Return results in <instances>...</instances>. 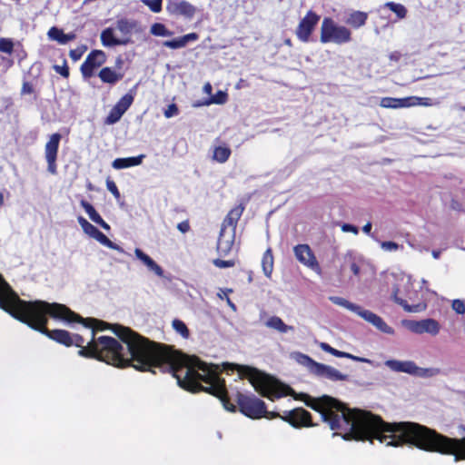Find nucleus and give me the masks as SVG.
Instances as JSON below:
<instances>
[{
    "label": "nucleus",
    "mask_w": 465,
    "mask_h": 465,
    "mask_svg": "<svg viewBox=\"0 0 465 465\" xmlns=\"http://www.w3.org/2000/svg\"><path fill=\"white\" fill-rule=\"evenodd\" d=\"M300 399L307 407L319 412L331 430H346L345 440H378L387 446H413L429 452L454 456L456 461L465 460V437L450 438L412 421L386 422L381 416L367 411L350 409L329 395L313 398L302 393Z\"/></svg>",
    "instance_id": "1"
},
{
    "label": "nucleus",
    "mask_w": 465,
    "mask_h": 465,
    "mask_svg": "<svg viewBox=\"0 0 465 465\" xmlns=\"http://www.w3.org/2000/svg\"><path fill=\"white\" fill-rule=\"evenodd\" d=\"M91 319L94 320L89 327L92 331L112 330L126 346V349L123 347L121 354L130 361L128 367L153 373H155L153 369L156 368L162 372H170L181 388L191 392H207L218 398L227 411H236V406L230 401L225 381L220 376L218 365L206 363L197 357L189 361L172 346L151 341L130 327Z\"/></svg>",
    "instance_id": "2"
},
{
    "label": "nucleus",
    "mask_w": 465,
    "mask_h": 465,
    "mask_svg": "<svg viewBox=\"0 0 465 465\" xmlns=\"http://www.w3.org/2000/svg\"><path fill=\"white\" fill-rule=\"evenodd\" d=\"M0 308L31 329L66 347L73 345L72 334L65 330H49L47 328L48 316L68 323H81L84 327H90L92 322H94L90 318H83L62 303L48 302L42 300H22L10 284L0 294Z\"/></svg>",
    "instance_id": "3"
},
{
    "label": "nucleus",
    "mask_w": 465,
    "mask_h": 465,
    "mask_svg": "<svg viewBox=\"0 0 465 465\" xmlns=\"http://www.w3.org/2000/svg\"><path fill=\"white\" fill-rule=\"evenodd\" d=\"M73 345L80 348L78 354L84 358H93L117 368H127L130 361L123 358V345L114 337L95 338V330L92 331V339L86 345L80 334H72Z\"/></svg>",
    "instance_id": "4"
},
{
    "label": "nucleus",
    "mask_w": 465,
    "mask_h": 465,
    "mask_svg": "<svg viewBox=\"0 0 465 465\" xmlns=\"http://www.w3.org/2000/svg\"><path fill=\"white\" fill-rule=\"evenodd\" d=\"M232 370H237L241 378H246L255 391L262 397L271 401L287 395L288 386L282 384L272 376L263 373L256 368L233 364Z\"/></svg>",
    "instance_id": "5"
},
{
    "label": "nucleus",
    "mask_w": 465,
    "mask_h": 465,
    "mask_svg": "<svg viewBox=\"0 0 465 465\" xmlns=\"http://www.w3.org/2000/svg\"><path fill=\"white\" fill-rule=\"evenodd\" d=\"M247 202L248 200H240L239 203L232 207L224 217L217 244V249L220 252L226 253L233 245L236 227L245 210Z\"/></svg>",
    "instance_id": "6"
},
{
    "label": "nucleus",
    "mask_w": 465,
    "mask_h": 465,
    "mask_svg": "<svg viewBox=\"0 0 465 465\" xmlns=\"http://www.w3.org/2000/svg\"><path fill=\"white\" fill-rule=\"evenodd\" d=\"M236 402L239 411L250 419L266 418L272 420L279 417V413L267 411L265 402L253 394H244L238 391Z\"/></svg>",
    "instance_id": "7"
},
{
    "label": "nucleus",
    "mask_w": 465,
    "mask_h": 465,
    "mask_svg": "<svg viewBox=\"0 0 465 465\" xmlns=\"http://www.w3.org/2000/svg\"><path fill=\"white\" fill-rule=\"evenodd\" d=\"M352 39L351 30L338 25L331 17H324L321 25L320 41L322 44L333 43L339 45Z\"/></svg>",
    "instance_id": "8"
},
{
    "label": "nucleus",
    "mask_w": 465,
    "mask_h": 465,
    "mask_svg": "<svg viewBox=\"0 0 465 465\" xmlns=\"http://www.w3.org/2000/svg\"><path fill=\"white\" fill-rule=\"evenodd\" d=\"M321 16L314 11L310 10L306 13L303 18L298 24L295 30L297 38L302 43L311 41V35L314 32Z\"/></svg>",
    "instance_id": "9"
},
{
    "label": "nucleus",
    "mask_w": 465,
    "mask_h": 465,
    "mask_svg": "<svg viewBox=\"0 0 465 465\" xmlns=\"http://www.w3.org/2000/svg\"><path fill=\"white\" fill-rule=\"evenodd\" d=\"M61 139L62 135L59 133L52 134L45 145V157L47 163V171L51 174L57 173L56 161Z\"/></svg>",
    "instance_id": "10"
},
{
    "label": "nucleus",
    "mask_w": 465,
    "mask_h": 465,
    "mask_svg": "<svg viewBox=\"0 0 465 465\" xmlns=\"http://www.w3.org/2000/svg\"><path fill=\"white\" fill-rule=\"evenodd\" d=\"M106 62L105 53L102 50L91 51L84 62L81 64L80 71L84 79H90L94 72Z\"/></svg>",
    "instance_id": "11"
},
{
    "label": "nucleus",
    "mask_w": 465,
    "mask_h": 465,
    "mask_svg": "<svg viewBox=\"0 0 465 465\" xmlns=\"http://www.w3.org/2000/svg\"><path fill=\"white\" fill-rule=\"evenodd\" d=\"M279 417L288 422L293 428L312 427V414L305 409L300 407L292 411H284V414Z\"/></svg>",
    "instance_id": "12"
},
{
    "label": "nucleus",
    "mask_w": 465,
    "mask_h": 465,
    "mask_svg": "<svg viewBox=\"0 0 465 465\" xmlns=\"http://www.w3.org/2000/svg\"><path fill=\"white\" fill-rule=\"evenodd\" d=\"M293 252L302 264L319 274L322 272L320 263L309 244H297L293 247Z\"/></svg>",
    "instance_id": "13"
},
{
    "label": "nucleus",
    "mask_w": 465,
    "mask_h": 465,
    "mask_svg": "<svg viewBox=\"0 0 465 465\" xmlns=\"http://www.w3.org/2000/svg\"><path fill=\"white\" fill-rule=\"evenodd\" d=\"M166 11L172 15H181L191 20L194 17L197 8L185 0H169L166 5Z\"/></svg>",
    "instance_id": "14"
},
{
    "label": "nucleus",
    "mask_w": 465,
    "mask_h": 465,
    "mask_svg": "<svg viewBox=\"0 0 465 465\" xmlns=\"http://www.w3.org/2000/svg\"><path fill=\"white\" fill-rule=\"evenodd\" d=\"M407 328L417 334L429 333L432 336L440 332V325L438 321L428 318L420 321H409L406 323Z\"/></svg>",
    "instance_id": "15"
},
{
    "label": "nucleus",
    "mask_w": 465,
    "mask_h": 465,
    "mask_svg": "<svg viewBox=\"0 0 465 465\" xmlns=\"http://www.w3.org/2000/svg\"><path fill=\"white\" fill-rule=\"evenodd\" d=\"M15 52V43L12 38H0V67L4 73H6L13 65L15 61L13 54Z\"/></svg>",
    "instance_id": "16"
},
{
    "label": "nucleus",
    "mask_w": 465,
    "mask_h": 465,
    "mask_svg": "<svg viewBox=\"0 0 465 465\" xmlns=\"http://www.w3.org/2000/svg\"><path fill=\"white\" fill-rule=\"evenodd\" d=\"M385 365L389 367L391 371L397 372H405L409 374L420 375L421 372L427 371V370H422L419 368L413 361H397V360H388L385 362Z\"/></svg>",
    "instance_id": "17"
},
{
    "label": "nucleus",
    "mask_w": 465,
    "mask_h": 465,
    "mask_svg": "<svg viewBox=\"0 0 465 465\" xmlns=\"http://www.w3.org/2000/svg\"><path fill=\"white\" fill-rule=\"evenodd\" d=\"M359 316L363 318L368 322L371 323L373 326H375L379 331L384 332V333H392L393 330L391 327H390L381 317L375 314L374 312L364 310L360 306V310H357L356 312Z\"/></svg>",
    "instance_id": "18"
},
{
    "label": "nucleus",
    "mask_w": 465,
    "mask_h": 465,
    "mask_svg": "<svg viewBox=\"0 0 465 465\" xmlns=\"http://www.w3.org/2000/svg\"><path fill=\"white\" fill-rule=\"evenodd\" d=\"M359 316L363 318L368 322L371 323L373 326H375L379 331L384 332V333H392L393 330L391 327H390L381 317L375 314L374 312L364 310L360 306V310H357L356 312Z\"/></svg>",
    "instance_id": "19"
},
{
    "label": "nucleus",
    "mask_w": 465,
    "mask_h": 465,
    "mask_svg": "<svg viewBox=\"0 0 465 465\" xmlns=\"http://www.w3.org/2000/svg\"><path fill=\"white\" fill-rule=\"evenodd\" d=\"M359 316L363 318L368 322L371 323L373 326H375L379 331L384 332V333H392L393 330L391 327H390L381 317L375 314L374 312L364 310L360 306V310H357L356 312Z\"/></svg>",
    "instance_id": "20"
},
{
    "label": "nucleus",
    "mask_w": 465,
    "mask_h": 465,
    "mask_svg": "<svg viewBox=\"0 0 465 465\" xmlns=\"http://www.w3.org/2000/svg\"><path fill=\"white\" fill-rule=\"evenodd\" d=\"M359 316L363 318L368 322L371 323L373 326H375L379 331L384 332V333H392L393 330L391 327H390L381 317L375 314L374 312L364 310L360 306V310H357L356 312Z\"/></svg>",
    "instance_id": "21"
},
{
    "label": "nucleus",
    "mask_w": 465,
    "mask_h": 465,
    "mask_svg": "<svg viewBox=\"0 0 465 465\" xmlns=\"http://www.w3.org/2000/svg\"><path fill=\"white\" fill-rule=\"evenodd\" d=\"M307 358L312 362V366H314V372L318 376L325 377L331 381H344L346 379V375L341 373L338 370L323 363L316 362L309 357Z\"/></svg>",
    "instance_id": "22"
},
{
    "label": "nucleus",
    "mask_w": 465,
    "mask_h": 465,
    "mask_svg": "<svg viewBox=\"0 0 465 465\" xmlns=\"http://www.w3.org/2000/svg\"><path fill=\"white\" fill-rule=\"evenodd\" d=\"M199 39L197 33H190L173 40H167L163 43V45L171 49H179L185 47L189 42H195Z\"/></svg>",
    "instance_id": "23"
},
{
    "label": "nucleus",
    "mask_w": 465,
    "mask_h": 465,
    "mask_svg": "<svg viewBox=\"0 0 465 465\" xmlns=\"http://www.w3.org/2000/svg\"><path fill=\"white\" fill-rule=\"evenodd\" d=\"M80 204L94 223H95L96 224H98L106 231H109L111 229L110 225L101 217V215L97 213V211L90 203H88L85 200H82Z\"/></svg>",
    "instance_id": "24"
},
{
    "label": "nucleus",
    "mask_w": 465,
    "mask_h": 465,
    "mask_svg": "<svg viewBox=\"0 0 465 465\" xmlns=\"http://www.w3.org/2000/svg\"><path fill=\"white\" fill-rule=\"evenodd\" d=\"M101 42L104 46H116V45H127L130 40L129 39H119L114 36V29L111 27L105 28L101 33Z\"/></svg>",
    "instance_id": "25"
},
{
    "label": "nucleus",
    "mask_w": 465,
    "mask_h": 465,
    "mask_svg": "<svg viewBox=\"0 0 465 465\" xmlns=\"http://www.w3.org/2000/svg\"><path fill=\"white\" fill-rule=\"evenodd\" d=\"M98 76L103 83L114 85L123 79L124 74L122 73H117L111 67L106 66L100 70Z\"/></svg>",
    "instance_id": "26"
},
{
    "label": "nucleus",
    "mask_w": 465,
    "mask_h": 465,
    "mask_svg": "<svg viewBox=\"0 0 465 465\" xmlns=\"http://www.w3.org/2000/svg\"><path fill=\"white\" fill-rule=\"evenodd\" d=\"M47 35L50 39L58 42L60 45H65L76 38V35L74 33L64 34L62 29L56 26H52L48 30Z\"/></svg>",
    "instance_id": "27"
},
{
    "label": "nucleus",
    "mask_w": 465,
    "mask_h": 465,
    "mask_svg": "<svg viewBox=\"0 0 465 465\" xmlns=\"http://www.w3.org/2000/svg\"><path fill=\"white\" fill-rule=\"evenodd\" d=\"M369 15L363 11H352L349 14L345 23L354 29H358L367 23Z\"/></svg>",
    "instance_id": "28"
},
{
    "label": "nucleus",
    "mask_w": 465,
    "mask_h": 465,
    "mask_svg": "<svg viewBox=\"0 0 465 465\" xmlns=\"http://www.w3.org/2000/svg\"><path fill=\"white\" fill-rule=\"evenodd\" d=\"M321 349L325 352H328L335 357L347 358L359 362H369V360L358 356H354L349 352L339 351L326 342H322L320 345Z\"/></svg>",
    "instance_id": "29"
},
{
    "label": "nucleus",
    "mask_w": 465,
    "mask_h": 465,
    "mask_svg": "<svg viewBox=\"0 0 465 465\" xmlns=\"http://www.w3.org/2000/svg\"><path fill=\"white\" fill-rule=\"evenodd\" d=\"M116 28L124 35H130L133 32L141 31L138 21L126 18L118 19Z\"/></svg>",
    "instance_id": "30"
},
{
    "label": "nucleus",
    "mask_w": 465,
    "mask_h": 465,
    "mask_svg": "<svg viewBox=\"0 0 465 465\" xmlns=\"http://www.w3.org/2000/svg\"><path fill=\"white\" fill-rule=\"evenodd\" d=\"M135 256L142 261L151 271L154 272L158 276H163V270L157 264L149 255L143 252L141 249L136 248L134 251Z\"/></svg>",
    "instance_id": "31"
},
{
    "label": "nucleus",
    "mask_w": 465,
    "mask_h": 465,
    "mask_svg": "<svg viewBox=\"0 0 465 465\" xmlns=\"http://www.w3.org/2000/svg\"><path fill=\"white\" fill-rule=\"evenodd\" d=\"M143 158L144 154H140L135 157L116 158L112 163V166L114 169H124L132 166H137L142 163Z\"/></svg>",
    "instance_id": "32"
},
{
    "label": "nucleus",
    "mask_w": 465,
    "mask_h": 465,
    "mask_svg": "<svg viewBox=\"0 0 465 465\" xmlns=\"http://www.w3.org/2000/svg\"><path fill=\"white\" fill-rule=\"evenodd\" d=\"M136 86L134 85L129 90L127 94L122 96L119 101L115 104V107L122 113L124 114L128 108L133 104L134 96L136 94Z\"/></svg>",
    "instance_id": "33"
},
{
    "label": "nucleus",
    "mask_w": 465,
    "mask_h": 465,
    "mask_svg": "<svg viewBox=\"0 0 465 465\" xmlns=\"http://www.w3.org/2000/svg\"><path fill=\"white\" fill-rule=\"evenodd\" d=\"M273 262H274V258H273V254H272V248H268L263 252L262 258V271H263V273L267 277H271V275H272V272L273 271Z\"/></svg>",
    "instance_id": "34"
},
{
    "label": "nucleus",
    "mask_w": 465,
    "mask_h": 465,
    "mask_svg": "<svg viewBox=\"0 0 465 465\" xmlns=\"http://www.w3.org/2000/svg\"><path fill=\"white\" fill-rule=\"evenodd\" d=\"M265 325L268 328L274 329L278 331L281 333H286L290 330H292V326H289L283 322V321L278 317V316H272L270 317L266 322Z\"/></svg>",
    "instance_id": "35"
},
{
    "label": "nucleus",
    "mask_w": 465,
    "mask_h": 465,
    "mask_svg": "<svg viewBox=\"0 0 465 465\" xmlns=\"http://www.w3.org/2000/svg\"><path fill=\"white\" fill-rule=\"evenodd\" d=\"M232 154V150L227 145L215 146L213 148V159L220 163H223L228 161Z\"/></svg>",
    "instance_id": "36"
},
{
    "label": "nucleus",
    "mask_w": 465,
    "mask_h": 465,
    "mask_svg": "<svg viewBox=\"0 0 465 465\" xmlns=\"http://www.w3.org/2000/svg\"><path fill=\"white\" fill-rule=\"evenodd\" d=\"M384 7L393 12L399 19H403L407 15V8L400 3L387 2Z\"/></svg>",
    "instance_id": "37"
},
{
    "label": "nucleus",
    "mask_w": 465,
    "mask_h": 465,
    "mask_svg": "<svg viewBox=\"0 0 465 465\" xmlns=\"http://www.w3.org/2000/svg\"><path fill=\"white\" fill-rule=\"evenodd\" d=\"M150 33L155 36H172L173 35V32L170 31L165 25L162 23L153 24Z\"/></svg>",
    "instance_id": "38"
},
{
    "label": "nucleus",
    "mask_w": 465,
    "mask_h": 465,
    "mask_svg": "<svg viewBox=\"0 0 465 465\" xmlns=\"http://www.w3.org/2000/svg\"><path fill=\"white\" fill-rule=\"evenodd\" d=\"M330 300L334 303V304H337V305H340L341 307H344L353 312H356L357 310H360V306L357 305V304H354L351 302H349L348 300L342 298V297H339V296H331L330 297Z\"/></svg>",
    "instance_id": "39"
},
{
    "label": "nucleus",
    "mask_w": 465,
    "mask_h": 465,
    "mask_svg": "<svg viewBox=\"0 0 465 465\" xmlns=\"http://www.w3.org/2000/svg\"><path fill=\"white\" fill-rule=\"evenodd\" d=\"M78 223L81 225L83 231L88 234L90 237L94 238L99 230L90 223L83 216L78 217Z\"/></svg>",
    "instance_id": "40"
},
{
    "label": "nucleus",
    "mask_w": 465,
    "mask_h": 465,
    "mask_svg": "<svg viewBox=\"0 0 465 465\" xmlns=\"http://www.w3.org/2000/svg\"><path fill=\"white\" fill-rule=\"evenodd\" d=\"M172 326L173 328L174 329V331L176 332H178L179 334H181V336L184 339H188L189 336H190V331L189 329L187 328L186 324L179 320V319H174L172 322Z\"/></svg>",
    "instance_id": "41"
},
{
    "label": "nucleus",
    "mask_w": 465,
    "mask_h": 465,
    "mask_svg": "<svg viewBox=\"0 0 465 465\" xmlns=\"http://www.w3.org/2000/svg\"><path fill=\"white\" fill-rule=\"evenodd\" d=\"M124 114H122L115 106H114L104 120L106 124H114L117 123Z\"/></svg>",
    "instance_id": "42"
},
{
    "label": "nucleus",
    "mask_w": 465,
    "mask_h": 465,
    "mask_svg": "<svg viewBox=\"0 0 465 465\" xmlns=\"http://www.w3.org/2000/svg\"><path fill=\"white\" fill-rule=\"evenodd\" d=\"M399 98L394 97H382L380 105L383 108L398 109L400 108Z\"/></svg>",
    "instance_id": "43"
},
{
    "label": "nucleus",
    "mask_w": 465,
    "mask_h": 465,
    "mask_svg": "<svg viewBox=\"0 0 465 465\" xmlns=\"http://www.w3.org/2000/svg\"><path fill=\"white\" fill-rule=\"evenodd\" d=\"M97 242H99L101 244L110 248V249H117V245L114 243L105 234H104L102 232H97V234L94 238Z\"/></svg>",
    "instance_id": "44"
},
{
    "label": "nucleus",
    "mask_w": 465,
    "mask_h": 465,
    "mask_svg": "<svg viewBox=\"0 0 465 465\" xmlns=\"http://www.w3.org/2000/svg\"><path fill=\"white\" fill-rule=\"evenodd\" d=\"M153 13H160L163 8V0H142Z\"/></svg>",
    "instance_id": "45"
},
{
    "label": "nucleus",
    "mask_w": 465,
    "mask_h": 465,
    "mask_svg": "<svg viewBox=\"0 0 465 465\" xmlns=\"http://www.w3.org/2000/svg\"><path fill=\"white\" fill-rule=\"evenodd\" d=\"M53 68L57 74H61L64 78H68L70 75L69 66L66 60H64L63 65L55 64Z\"/></svg>",
    "instance_id": "46"
},
{
    "label": "nucleus",
    "mask_w": 465,
    "mask_h": 465,
    "mask_svg": "<svg viewBox=\"0 0 465 465\" xmlns=\"http://www.w3.org/2000/svg\"><path fill=\"white\" fill-rule=\"evenodd\" d=\"M85 51H86V46L77 47L75 49L70 50L69 55L73 61L76 62L82 57V55L84 54V53Z\"/></svg>",
    "instance_id": "47"
},
{
    "label": "nucleus",
    "mask_w": 465,
    "mask_h": 465,
    "mask_svg": "<svg viewBox=\"0 0 465 465\" xmlns=\"http://www.w3.org/2000/svg\"><path fill=\"white\" fill-rule=\"evenodd\" d=\"M400 108L413 107L416 106L415 96H408L404 98H399Z\"/></svg>",
    "instance_id": "48"
},
{
    "label": "nucleus",
    "mask_w": 465,
    "mask_h": 465,
    "mask_svg": "<svg viewBox=\"0 0 465 465\" xmlns=\"http://www.w3.org/2000/svg\"><path fill=\"white\" fill-rule=\"evenodd\" d=\"M451 307L458 314L465 313V302L462 300H454Z\"/></svg>",
    "instance_id": "49"
},
{
    "label": "nucleus",
    "mask_w": 465,
    "mask_h": 465,
    "mask_svg": "<svg viewBox=\"0 0 465 465\" xmlns=\"http://www.w3.org/2000/svg\"><path fill=\"white\" fill-rule=\"evenodd\" d=\"M213 264L218 268H230L234 266L235 262L233 260L215 259L213 260Z\"/></svg>",
    "instance_id": "50"
},
{
    "label": "nucleus",
    "mask_w": 465,
    "mask_h": 465,
    "mask_svg": "<svg viewBox=\"0 0 465 465\" xmlns=\"http://www.w3.org/2000/svg\"><path fill=\"white\" fill-rule=\"evenodd\" d=\"M106 187L108 189L109 192L112 193V194L116 198V199H119L120 198V192L115 184V183L110 179H107L106 181Z\"/></svg>",
    "instance_id": "51"
},
{
    "label": "nucleus",
    "mask_w": 465,
    "mask_h": 465,
    "mask_svg": "<svg viewBox=\"0 0 465 465\" xmlns=\"http://www.w3.org/2000/svg\"><path fill=\"white\" fill-rule=\"evenodd\" d=\"M415 101H416V106L429 107V106H432L434 104L432 99L430 97L415 96Z\"/></svg>",
    "instance_id": "52"
},
{
    "label": "nucleus",
    "mask_w": 465,
    "mask_h": 465,
    "mask_svg": "<svg viewBox=\"0 0 465 465\" xmlns=\"http://www.w3.org/2000/svg\"><path fill=\"white\" fill-rule=\"evenodd\" d=\"M396 302L401 304L406 312H419V305L411 306L407 303L406 301L402 299H396Z\"/></svg>",
    "instance_id": "53"
},
{
    "label": "nucleus",
    "mask_w": 465,
    "mask_h": 465,
    "mask_svg": "<svg viewBox=\"0 0 465 465\" xmlns=\"http://www.w3.org/2000/svg\"><path fill=\"white\" fill-rule=\"evenodd\" d=\"M179 109L175 104H172L168 106V108L164 111V116L166 118L173 117L178 114Z\"/></svg>",
    "instance_id": "54"
},
{
    "label": "nucleus",
    "mask_w": 465,
    "mask_h": 465,
    "mask_svg": "<svg viewBox=\"0 0 465 465\" xmlns=\"http://www.w3.org/2000/svg\"><path fill=\"white\" fill-rule=\"evenodd\" d=\"M400 245L395 242L388 241L381 242V248L386 251H397Z\"/></svg>",
    "instance_id": "55"
},
{
    "label": "nucleus",
    "mask_w": 465,
    "mask_h": 465,
    "mask_svg": "<svg viewBox=\"0 0 465 465\" xmlns=\"http://www.w3.org/2000/svg\"><path fill=\"white\" fill-rule=\"evenodd\" d=\"M341 231L344 232H352L353 234L359 233L358 227L350 223H343L341 225Z\"/></svg>",
    "instance_id": "56"
},
{
    "label": "nucleus",
    "mask_w": 465,
    "mask_h": 465,
    "mask_svg": "<svg viewBox=\"0 0 465 465\" xmlns=\"http://www.w3.org/2000/svg\"><path fill=\"white\" fill-rule=\"evenodd\" d=\"M177 229L182 233H186L191 230L189 220L183 221L177 224Z\"/></svg>",
    "instance_id": "57"
},
{
    "label": "nucleus",
    "mask_w": 465,
    "mask_h": 465,
    "mask_svg": "<svg viewBox=\"0 0 465 465\" xmlns=\"http://www.w3.org/2000/svg\"><path fill=\"white\" fill-rule=\"evenodd\" d=\"M35 92L34 86L29 82H24L22 85V94H31Z\"/></svg>",
    "instance_id": "58"
},
{
    "label": "nucleus",
    "mask_w": 465,
    "mask_h": 465,
    "mask_svg": "<svg viewBox=\"0 0 465 465\" xmlns=\"http://www.w3.org/2000/svg\"><path fill=\"white\" fill-rule=\"evenodd\" d=\"M350 269L355 276L360 274V267L354 261L351 262Z\"/></svg>",
    "instance_id": "59"
},
{
    "label": "nucleus",
    "mask_w": 465,
    "mask_h": 465,
    "mask_svg": "<svg viewBox=\"0 0 465 465\" xmlns=\"http://www.w3.org/2000/svg\"><path fill=\"white\" fill-rule=\"evenodd\" d=\"M9 283L5 280L3 275L0 273V294L6 289Z\"/></svg>",
    "instance_id": "60"
},
{
    "label": "nucleus",
    "mask_w": 465,
    "mask_h": 465,
    "mask_svg": "<svg viewBox=\"0 0 465 465\" xmlns=\"http://www.w3.org/2000/svg\"><path fill=\"white\" fill-rule=\"evenodd\" d=\"M371 223L368 222L363 227H362V231L363 232L369 234L371 231Z\"/></svg>",
    "instance_id": "61"
},
{
    "label": "nucleus",
    "mask_w": 465,
    "mask_h": 465,
    "mask_svg": "<svg viewBox=\"0 0 465 465\" xmlns=\"http://www.w3.org/2000/svg\"><path fill=\"white\" fill-rule=\"evenodd\" d=\"M284 45H287V46H289V47H292V45H292V39H291V38H286V39L284 40Z\"/></svg>",
    "instance_id": "62"
},
{
    "label": "nucleus",
    "mask_w": 465,
    "mask_h": 465,
    "mask_svg": "<svg viewBox=\"0 0 465 465\" xmlns=\"http://www.w3.org/2000/svg\"><path fill=\"white\" fill-rule=\"evenodd\" d=\"M225 296H227V293L225 292ZM227 299V302L228 304L232 307V308H235V305L231 302L230 298L229 297H226Z\"/></svg>",
    "instance_id": "63"
},
{
    "label": "nucleus",
    "mask_w": 465,
    "mask_h": 465,
    "mask_svg": "<svg viewBox=\"0 0 465 465\" xmlns=\"http://www.w3.org/2000/svg\"><path fill=\"white\" fill-rule=\"evenodd\" d=\"M432 255L434 258L438 259L440 257V252L439 251H433Z\"/></svg>",
    "instance_id": "64"
}]
</instances>
